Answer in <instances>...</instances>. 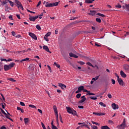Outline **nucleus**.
<instances>
[{
  "label": "nucleus",
  "instance_id": "nucleus-1",
  "mask_svg": "<svg viewBox=\"0 0 129 129\" xmlns=\"http://www.w3.org/2000/svg\"><path fill=\"white\" fill-rule=\"evenodd\" d=\"M15 65H16V63H14V62H12L10 64H9V65L5 64L4 66L5 71H8L10 70V69H12V68H13V67H14V66H15Z\"/></svg>",
  "mask_w": 129,
  "mask_h": 129
},
{
  "label": "nucleus",
  "instance_id": "nucleus-2",
  "mask_svg": "<svg viewBox=\"0 0 129 129\" xmlns=\"http://www.w3.org/2000/svg\"><path fill=\"white\" fill-rule=\"evenodd\" d=\"M66 109L69 113H71L73 115H77V112L70 107H66Z\"/></svg>",
  "mask_w": 129,
  "mask_h": 129
},
{
  "label": "nucleus",
  "instance_id": "nucleus-3",
  "mask_svg": "<svg viewBox=\"0 0 129 129\" xmlns=\"http://www.w3.org/2000/svg\"><path fill=\"white\" fill-rule=\"evenodd\" d=\"M29 35L32 39H34V40H35V41H37V38L36 35L35 34L31 33V32H29Z\"/></svg>",
  "mask_w": 129,
  "mask_h": 129
},
{
  "label": "nucleus",
  "instance_id": "nucleus-4",
  "mask_svg": "<svg viewBox=\"0 0 129 129\" xmlns=\"http://www.w3.org/2000/svg\"><path fill=\"white\" fill-rule=\"evenodd\" d=\"M38 18H39V16H35V17L31 16L29 18V20L31 22H35L36 21V20H37V19H38Z\"/></svg>",
  "mask_w": 129,
  "mask_h": 129
},
{
  "label": "nucleus",
  "instance_id": "nucleus-5",
  "mask_svg": "<svg viewBox=\"0 0 129 129\" xmlns=\"http://www.w3.org/2000/svg\"><path fill=\"white\" fill-rule=\"evenodd\" d=\"M123 68L126 72L129 73V66L128 64L124 65Z\"/></svg>",
  "mask_w": 129,
  "mask_h": 129
},
{
  "label": "nucleus",
  "instance_id": "nucleus-6",
  "mask_svg": "<svg viewBox=\"0 0 129 129\" xmlns=\"http://www.w3.org/2000/svg\"><path fill=\"white\" fill-rule=\"evenodd\" d=\"M117 81L119 84V85H121V86H123L124 82L121 79H117Z\"/></svg>",
  "mask_w": 129,
  "mask_h": 129
},
{
  "label": "nucleus",
  "instance_id": "nucleus-7",
  "mask_svg": "<svg viewBox=\"0 0 129 129\" xmlns=\"http://www.w3.org/2000/svg\"><path fill=\"white\" fill-rule=\"evenodd\" d=\"M120 76H121V77H122L123 78H126V74H125V73H124V72H123V71H121L120 72Z\"/></svg>",
  "mask_w": 129,
  "mask_h": 129
},
{
  "label": "nucleus",
  "instance_id": "nucleus-8",
  "mask_svg": "<svg viewBox=\"0 0 129 129\" xmlns=\"http://www.w3.org/2000/svg\"><path fill=\"white\" fill-rule=\"evenodd\" d=\"M93 114H95V115H98V116H100L101 115H105V113L93 112Z\"/></svg>",
  "mask_w": 129,
  "mask_h": 129
},
{
  "label": "nucleus",
  "instance_id": "nucleus-9",
  "mask_svg": "<svg viewBox=\"0 0 129 129\" xmlns=\"http://www.w3.org/2000/svg\"><path fill=\"white\" fill-rule=\"evenodd\" d=\"M95 14H96V11L92 10L90 11V13H88L90 16H95Z\"/></svg>",
  "mask_w": 129,
  "mask_h": 129
},
{
  "label": "nucleus",
  "instance_id": "nucleus-10",
  "mask_svg": "<svg viewBox=\"0 0 129 129\" xmlns=\"http://www.w3.org/2000/svg\"><path fill=\"white\" fill-rule=\"evenodd\" d=\"M43 49H44V50H45V51H46V52L51 53V52H50V50H49V47H48V46H47V45H44L43 46Z\"/></svg>",
  "mask_w": 129,
  "mask_h": 129
},
{
  "label": "nucleus",
  "instance_id": "nucleus-11",
  "mask_svg": "<svg viewBox=\"0 0 129 129\" xmlns=\"http://www.w3.org/2000/svg\"><path fill=\"white\" fill-rule=\"evenodd\" d=\"M119 128L120 129H124L125 128V123L124 122H122L119 126Z\"/></svg>",
  "mask_w": 129,
  "mask_h": 129
},
{
  "label": "nucleus",
  "instance_id": "nucleus-12",
  "mask_svg": "<svg viewBox=\"0 0 129 129\" xmlns=\"http://www.w3.org/2000/svg\"><path fill=\"white\" fill-rule=\"evenodd\" d=\"M112 107L114 109H118V105L115 104V103L112 104Z\"/></svg>",
  "mask_w": 129,
  "mask_h": 129
},
{
  "label": "nucleus",
  "instance_id": "nucleus-13",
  "mask_svg": "<svg viewBox=\"0 0 129 129\" xmlns=\"http://www.w3.org/2000/svg\"><path fill=\"white\" fill-rule=\"evenodd\" d=\"M58 84H59V87H61V89H64V88H66V85L62 83H59Z\"/></svg>",
  "mask_w": 129,
  "mask_h": 129
},
{
  "label": "nucleus",
  "instance_id": "nucleus-14",
  "mask_svg": "<svg viewBox=\"0 0 129 129\" xmlns=\"http://www.w3.org/2000/svg\"><path fill=\"white\" fill-rule=\"evenodd\" d=\"M46 8H50L53 7V4L50 3L48 4V2L46 3V5H45Z\"/></svg>",
  "mask_w": 129,
  "mask_h": 129
},
{
  "label": "nucleus",
  "instance_id": "nucleus-15",
  "mask_svg": "<svg viewBox=\"0 0 129 129\" xmlns=\"http://www.w3.org/2000/svg\"><path fill=\"white\" fill-rule=\"evenodd\" d=\"M15 4H16V5H17L18 7H20L22 4L21 3V2H20L18 0H16L15 2Z\"/></svg>",
  "mask_w": 129,
  "mask_h": 129
},
{
  "label": "nucleus",
  "instance_id": "nucleus-16",
  "mask_svg": "<svg viewBox=\"0 0 129 129\" xmlns=\"http://www.w3.org/2000/svg\"><path fill=\"white\" fill-rule=\"evenodd\" d=\"M53 110H54L55 113L58 112V109H57V106H56V105H54L53 106Z\"/></svg>",
  "mask_w": 129,
  "mask_h": 129
},
{
  "label": "nucleus",
  "instance_id": "nucleus-17",
  "mask_svg": "<svg viewBox=\"0 0 129 129\" xmlns=\"http://www.w3.org/2000/svg\"><path fill=\"white\" fill-rule=\"evenodd\" d=\"M84 89V86H81L78 88V90L79 91H82Z\"/></svg>",
  "mask_w": 129,
  "mask_h": 129
},
{
  "label": "nucleus",
  "instance_id": "nucleus-18",
  "mask_svg": "<svg viewBox=\"0 0 129 129\" xmlns=\"http://www.w3.org/2000/svg\"><path fill=\"white\" fill-rule=\"evenodd\" d=\"M24 122L25 124H27L29 122V118H24Z\"/></svg>",
  "mask_w": 129,
  "mask_h": 129
},
{
  "label": "nucleus",
  "instance_id": "nucleus-19",
  "mask_svg": "<svg viewBox=\"0 0 129 129\" xmlns=\"http://www.w3.org/2000/svg\"><path fill=\"white\" fill-rule=\"evenodd\" d=\"M29 60H30V58L29 57H27L25 59L21 60V62L22 63V62H25V61H28Z\"/></svg>",
  "mask_w": 129,
  "mask_h": 129
},
{
  "label": "nucleus",
  "instance_id": "nucleus-20",
  "mask_svg": "<svg viewBox=\"0 0 129 129\" xmlns=\"http://www.w3.org/2000/svg\"><path fill=\"white\" fill-rule=\"evenodd\" d=\"M5 116L6 117H7V118H8V119L11 120V121H14V120H13V119L11 118L10 116L8 115V114H7V115H5Z\"/></svg>",
  "mask_w": 129,
  "mask_h": 129
},
{
  "label": "nucleus",
  "instance_id": "nucleus-21",
  "mask_svg": "<svg viewBox=\"0 0 129 129\" xmlns=\"http://www.w3.org/2000/svg\"><path fill=\"white\" fill-rule=\"evenodd\" d=\"M85 100H86V98L82 99L79 101V103H83Z\"/></svg>",
  "mask_w": 129,
  "mask_h": 129
},
{
  "label": "nucleus",
  "instance_id": "nucleus-22",
  "mask_svg": "<svg viewBox=\"0 0 129 129\" xmlns=\"http://www.w3.org/2000/svg\"><path fill=\"white\" fill-rule=\"evenodd\" d=\"M17 110H20V111H21V112L22 113H24V109H22V108H21V107H17Z\"/></svg>",
  "mask_w": 129,
  "mask_h": 129
},
{
  "label": "nucleus",
  "instance_id": "nucleus-23",
  "mask_svg": "<svg viewBox=\"0 0 129 129\" xmlns=\"http://www.w3.org/2000/svg\"><path fill=\"white\" fill-rule=\"evenodd\" d=\"M101 128V129H110V128H109V127H108V126H106V125L102 126Z\"/></svg>",
  "mask_w": 129,
  "mask_h": 129
},
{
  "label": "nucleus",
  "instance_id": "nucleus-24",
  "mask_svg": "<svg viewBox=\"0 0 129 129\" xmlns=\"http://www.w3.org/2000/svg\"><path fill=\"white\" fill-rule=\"evenodd\" d=\"M85 3L86 4H92V1H91V0H86Z\"/></svg>",
  "mask_w": 129,
  "mask_h": 129
},
{
  "label": "nucleus",
  "instance_id": "nucleus-25",
  "mask_svg": "<svg viewBox=\"0 0 129 129\" xmlns=\"http://www.w3.org/2000/svg\"><path fill=\"white\" fill-rule=\"evenodd\" d=\"M97 16H100V17H102L103 18H104L105 17V15L101 14V13H97Z\"/></svg>",
  "mask_w": 129,
  "mask_h": 129
},
{
  "label": "nucleus",
  "instance_id": "nucleus-26",
  "mask_svg": "<svg viewBox=\"0 0 129 129\" xmlns=\"http://www.w3.org/2000/svg\"><path fill=\"white\" fill-rule=\"evenodd\" d=\"M29 107H31V108H35V109H37V107L34 105H29Z\"/></svg>",
  "mask_w": 129,
  "mask_h": 129
},
{
  "label": "nucleus",
  "instance_id": "nucleus-27",
  "mask_svg": "<svg viewBox=\"0 0 129 129\" xmlns=\"http://www.w3.org/2000/svg\"><path fill=\"white\" fill-rule=\"evenodd\" d=\"M58 5H59V3H58V2H55L54 3H52L53 7H57V6H58Z\"/></svg>",
  "mask_w": 129,
  "mask_h": 129
},
{
  "label": "nucleus",
  "instance_id": "nucleus-28",
  "mask_svg": "<svg viewBox=\"0 0 129 129\" xmlns=\"http://www.w3.org/2000/svg\"><path fill=\"white\" fill-rule=\"evenodd\" d=\"M98 78H99V76H96L95 78H92V80H94V81H96V80H97Z\"/></svg>",
  "mask_w": 129,
  "mask_h": 129
},
{
  "label": "nucleus",
  "instance_id": "nucleus-29",
  "mask_svg": "<svg viewBox=\"0 0 129 129\" xmlns=\"http://www.w3.org/2000/svg\"><path fill=\"white\" fill-rule=\"evenodd\" d=\"M8 80H9L10 81H11L12 82H16V80L12 78H9Z\"/></svg>",
  "mask_w": 129,
  "mask_h": 129
},
{
  "label": "nucleus",
  "instance_id": "nucleus-30",
  "mask_svg": "<svg viewBox=\"0 0 129 129\" xmlns=\"http://www.w3.org/2000/svg\"><path fill=\"white\" fill-rule=\"evenodd\" d=\"M8 3H10V6H11V7H14V3L13 2L8 0Z\"/></svg>",
  "mask_w": 129,
  "mask_h": 129
},
{
  "label": "nucleus",
  "instance_id": "nucleus-31",
  "mask_svg": "<svg viewBox=\"0 0 129 129\" xmlns=\"http://www.w3.org/2000/svg\"><path fill=\"white\" fill-rule=\"evenodd\" d=\"M96 21L97 23H101V19L100 18H96Z\"/></svg>",
  "mask_w": 129,
  "mask_h": 129
},
{
  "label": "nucleus",
  "instance_id": "nucleus-32",
  "mask_svg": "<svg viewBox=\"0 0 129 129\" xmlns=\"http://www.w3.org/2000/svg\"><path fill=\"white\" fill-rule=\"evenodd\" d=\"M36 29H37V30H38L39 31H40V30H41V26H40V25H36Z\"/></svg>",
  "mask_w": 129,
  "mask_h": 129
},
{
  "label": "nucleus",
  "instance_id": "nucleus-33",
  "mask_svg": "<svg viewBox=\"0 0 129 129\" xmlns=\"http://www.w3.org/2000/svg\"><path fill=\"white\" fill-rule=\"evenodd\" d=\"M99 104H100V105H101V106H103V107H105V106H106V105L104 104L102 102L99 103Z\"/></svg>",
  "mask_w": 129,
  "mask_h": 129
},
{
  "label": "nucleus",
  "instance_id": "nucleus-34",
  "mask_svg": "<svg viewBox=\"0 0 129 129\" xmlns=\"http://www.w3.org/2000/svg\"><path fill=\"white\" fill-rule=\"evenodd\" d=\"M18 9L19 10H22V11H24V8L23 7V6L22 5L20 6H18Z\"/></svg>",
  "mask_w": 129,
  "mask_h": 129
},
{
  "label": "nucleus",
  "instance_id": "nucleus-35",
  "mask_svg": "<svg viewBox=\"0 0 129 129\" xmlns=\"http://www.w3.org/2000/svg\"><path fill=\"white\" fill-rule=\"evenodd\" d=\"M76 97H77V98H80V97H81V94H77V95L76 96Z\"/></svg>",
  "mask_w": 129,
  "mask_h": 129
},
{
  "label": "nucleus",
  "instance_id": "nucleus-36",
  "mask_svg": "<svg viewBox=\"0 0 129 129\" xmlns=\"http://www.w3.org/2000/svg\"><path fill=\"white\" fill-rule=\"evenodd\" d=\"M115 8H118V9H121V5L120 4H118L115 6Z\"/></svg>",
  "mask_w": 129,
  "mask_h": 129
},
{
  "label": "nucleus",
  "instance_id": "nucleus-37",
  "mask_svg": "<svg viewBox=\"0 0 129 129\" xmlns=\"http://www.w3.org/2000/svg\"><path fill=\"white\" fill-rule=\"evenodd\" d=\"M87 95H95V94L93 93H90V92L89 91Z\"/></svg>",
  "mask_w": 129,
  "mask_h": 129
},
{
  "label": "nucleus",
  "instance_id": "nucleus-38",
  "mask_svg": "<svg viewBox=\"0 0 129 129\" xmlns=\"http://www.w3.org/2000/svg\"><path fill=\"white\" fill-rule=\"evenodd\" d=\"M78 63L80 65H84V64H85V62L83 61H78Z\"/></svg>",
  "mask_w": 129,
  "mask_h": 129
},
{
  "label": "nucleus",
  "instance_id": "nucleus-39",
  "mask_svg": "<svg viewBox=\"0 0 129 129\" xmlns=\"http://www.w3.org/2000/svg\"><path fill=\"white\" fill-rule=\"evenodd\" d=\"M54 65H55V66H56V67L57 68H60V64H58L57 63L54 62Z\"/></svg>",
  "mask_w": 129,
  "mask_h": 129
},
{
  "label": "nucleus",
  "instance_id": "nucleus-40",
  "mask_svg": "<svg viewBox=\"0 0 129 129\" xmlns=\"http://www.w3.org/2000/svg\"><path fill=\"white\" fill-rule=\"evenodd\" d=\"M1 109L2 113H3V114H4L5 115H7V113H6V112H5V111L3 109H2V108H1Z\"/></svg>",
  "mask_w": 129,
  "mask_h": 129
},
{
  "label": "nucleus",
  "instance_id": "nucleus-41",
  "mask_svg": "<svg viewBox=\"0 0 129 129\" xmlns=\"http://www.w3.org/2000/svg\"><path fill=\"white\" fill-rule=\"evenodd\" d=\"M51 35V32H48L46 34H45V37H49V36Z\"/></svg>",
  "mask_w": 129,
  "mask_h": 129
},
{
  "label": "nucleus",
  "instance_id": "nucleus-42",
  "mask_svg": "<svg viewBox=\"0 0 129 129\" xmlns=\"http://www.w3.org/2000/svg\"><path fill=\"white\" fill-rule=\"evenodd\" d=\"M92 123H93V124H96V125H99V123L93 121H92Z\"/></svg>",
  "mask_w": 129,
  "mask_h": 129
},
{
  "label": "nucleus",
  "instance_id": "nucleus-43",
  "mask_svg": "<svg viewBox=\"0 0 129 129\" xmlns=\"http://www.w3.org/2000/svg\"><path fill=\"white\" fill-rule=\"evenodd\" d=\"M126 7V10L127 11H129V4L128 5H125Z\"/></svg>",
  "mask_w": 129,
  "mask_h": 129
},
{
  "label": "nucleus",
  "instance_id": "nucleus-44",
  "mask_svg": "<svg viewBox=\"0 0 129 129\" xmlns=\"http://www.w3.org/2000/svg\"><path fill=\"white\" fill-rule=\"evenodd\" d=\"M1 95L2 97L3 98V99L4 101H6V98H5V96H4V95L2 93H1Z\"/></svg>",
  "mask_w": 129,
  "mask_h": 129
},
{
  "label": "nucleus",
  "instance_id": "nucleus-45",
  "mask_svg": "<svg viewBox=\"0 0 129 129\" xmlns=\"http://www.w3.org/2000/svg\"><path fill=\"white\" fill-rule=\"evenodd\" d=\"M92 129H98L97 126H95V125H92Z\"/></svg>",
  "mask_w": 129,
  "mask_h": 129
},
{
  "label": "nucleus",
  "instance_id": "nucleus-46",
  "mask_svg": "<svg viewBox=\"0 0 129 129\" xmlns=\"http://www.w3.org/2000/svg\"><path fill=\"white\" fill-rule=\"evenodd\" d=\"M59 119L60 120V122L63 123V120H62V116H61V114H59Z\"/></svg>",
  "mask_w": 129,
  "mask_h": 129
},
{
  "label": "nucleus",
  "instance_id": "nucleus-47",
  "mask_svg": "<svg viewBox=\"0 0 129 129\" xmlns=\"http://www.w3.org/2000/svg\"><path fill=\"white\" fill-rule=\"evenodd\" d=\"M90 98L91 99H92L93 100H96V99H97V98H96V97H90Z\"/></svg>",
  "mask_w": 129,
  "mask_h": 129
},
{
  "label": "nucleus",
  "instance_id": "nucleus-48",
  "mask_svg": "<svg viewBox=\"0 0 129 129\" xmlns=\"http://www.w3.org/2000/svg\"><path fill=\"white\" fill-rule=\"evenodd\" d=\"M25 52H26V50H23V51H18V53L19 54H21L22 53H25Z\"/></svg>",
  "mask_w": 129,
  "mask_h": 129
},
{
  "label": "nucleus",
  "instance_id": "nucleus-49",
  "mask_svg": "<svg viewBox=\"0 0 129 129\" xmlns=\"http://www.w3.org/2000/svg\"><path fill=\"white\" fill-rule=\"evenodd\" d=\"M95 46H97V47H101V45L98 44V43L95 42Z\"/></svg>",
  "mask_w": 129,
  "mask_h": 129
},
{
  "label": "nucleus",
  "instance_id": "nucleus-50",
  "mask_svg": "<svg viewBox=\"0 0 129 129\" xmlns=\"http://www.w3.org/2000/svg\"><path fill=\"white\" fill-rule=\"evenodd\" d=\"M47 37L46 36H44V39L45 41H46V42H49V39L48 38H47Z\"/></svg>",
  "mask_w": 129,
  "mask_h": 129
},
{
  "label": "nucleus",
  "instance_id": "nucleus-51",
  "mask_svg": "<svg viewBox=\"0 0 129 129\" xmlns=\"http://www.w3.org/2000/svg\"><path fill=\"white\" fill-rule=\"evenodd\" d=\"M20 105H21V106H25V103L23 102H20Z\"/></svg>",
  "mask_w": 129,
  "mask_h": 129
},
{
  "label": "nucleus",
  "instance_id": "nucleus-52",
  "mask_svg": "<svg viewBox=\"0 0 129 129\" xmlns=\"http://www.w3.org/2000/svg\"><path fill=\"white\" fill-rule=\"evenodd\" d=\"M38 111L39 112V113L43 114V111H42V110H41L40 109H38Z\"/></svg>",
  "mask_w": 129,
  "mask_h": 129
},
{
  "label": "nucleus",
  "instance_id": "nucleus-53",
  "mask_svg": "<svg viewBox=\"0 0 129 129\" xmlns=\"http://www.w3.org/2000/svg\"><path fill=\"white\" fill-rule=\"evenodd\" d=\"M69 55H70V57H73L74 54L73 53H72V52H70V53H69Z\"/></svg>",
  "mask_w": 129,
  "mask_h": 129
},
{
  "label": "nucleus",
  "instance_id": "nucleus-54",
  "mask_svg": "<svg viewBox=\"0 0 129 129\" xmlns=\"http://www.w3.org/2000/svg\"><path fill=\"white\" fill-rule=\"evenodd\" d=\"M9 0L8 1H5L3 2V4L4 5H7V4H8V3H9Z\"/></svg>",
  "mask_w": 129,
  "mask_h": 129
},
{
  "label": "nucleus",
  "instance_id": "nucleus-55",
  "mask_svg": "<svg viewBox=\"0 0 129 129\" xmlns=\"http://www.w3.org/2000/svg\"><path fill=\"white\" fill-rule=\"evenodd\" d=\"M3 69V63H0V71Z\"/></svg>",
  "mask_w": 129,
  "mask_h": 129
},
{
  "label": "nucleus",
  "instance_id": "nucleus-56",
  "mask_svg": "<svg viewBox=\"0 0 129 129\" xmlns=\"http://www.w3.org/2000/svg\"><path fill=\"white\" fill-rule=\"evenodd\" d=\"M16 17H17V18H18V19L19 20H21V17L20 16V15L17 14V15H16Z\"/></svg>",
  "mask_w": 129,
  "mask_h": 129
},
{
  "label": "nucleus",
  "instance_id": "nucleus-57",
  "mask_svg": "<svg viewBox=\"0 0 129 129\" xmlns=\"http://www.w3.org/2000/svg\"><path fill=\"white\" fill-rule=\"evenodd\" d=\"M111 81H112V84H115V80L112 79Z\"/></svg>",
  "mask_w": 129,
  "mask_h": 129
},
{
  "label": "nucleus",
  "instance_id": "nucleus-58",
  "mask_svg": "<svg viewBox=\"0 0 129 129\" xmlns=\"http://www.w3.org/2000/svg\"><path fill=\"white\" fill-rule=\"evenodd\" d=\"M108 97H109V98H112V96H111V94H108L107 95Z\"/></svg>",
  "mask_w": 129,
  "mask_h": 129
},
{
  "label": "nucleus",
  "instance_id": "nucleus-59",
  "mask_svg": "<svg viewBox=\"0 0 129 129\" xmlns=\"http://www.w3.org/2000/svg\"><path fill=\"white\" fill-rule=\"evenodd\" d=\"M87 65H89V66H92V64L90 63V62H87Z\"/></svg>",
  "mask_w": 129,
  "mask_h": 129
},
{
  "label": "nucleus",
  "instance_id": "nucleus-60",
  "mask_svg": "<svg viewBox=\"0 0 129 129\" xmlns=\"http://www.w3.org/2000/svg\"><path fill=\"white\" fill-rule=\"evenodd\" d=\"M41 4H42V2L41 1H39L37 4V5L36 6L37 7H39V6H40V5H41Z\"/></svg>",
  "mask_w": 129,
  "mask_h": 129
},
{
  "label": "nucleus",
  "instance_id": "nucleus-61",
  "mask_svg": "<svg viewBox=\"0 0 129 129\" xmlns=\"http://www.w3.org/2000/svg\"><path fill=\"white\" fill-rule=\"evenodd\" d=\"M52 129H58V128L57 127V126H52V127H51Z\"/></svg>",
  "mask_w": 129,
  "mask_h": 129
},
{
  "label": "nucleus",
  "instance_id": "nucleus-62",
  "mask_svg": "<svg viewBox=\"0 0 129 129\" xmlns=\"http://www.w3.org/2000/svg\"><path fill=\"white\" fill-rule=\"evenodd\" d=\"M9 18L10 19V20H12L13 21V16L10 15L9 16Z\"/></svg>",
  "mask_w": 129,
  "mask_h": 129
},
{
  "label": "nucleus",
  "instance_id": "nucleus-63",
  "mask_svg": "<svg viewBox=\"0 0 129 129\" xmlns=\"http://www.w3.org/2000/svg\"><path fill=\"white\" fill-rule=\"evenodd\" d=\"M12 35L14 36H16V33H15L14 31L12 32Z\"/></svg>",
  "mask_w": 129,
  "mask_h": 129
},
{
  "label": "nucleus",
  "instance_id": "nucleus-64",
  "mask_svg": "<svg viewBox=\"0 0 129 129\" xmlns=\"http://www.w3.org/2000/svg\"><path fill=\"white\" fill-rule=\"evenodd\" d=\"M7 128L5 126H2L1 128V129H6Z\"/></svg>",
  "mask_w": 129,
  "mask_h": 129
}]
</instances>
